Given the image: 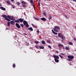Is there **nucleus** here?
<instances>
[{
  "mask_svg": "<svg viewBox=\"0 0 76 76\" xmlns=\"http://www.w3.org/2000/svg\"><path fill=\"white\" fill-rule=\"evenodd\" d=\"M58 29H60V27L58 26H56L54 27V28L53 29V30L55 32H58Z\"/></svg>",
  "mask_w": 76,
  "mask_h": 76,
  "instance_id": "1",
  "label": "nucleus"
},
{
  "mask_svg": "<svg viewBox=\"0 0 76 76\" xmlns=\"http://www.w3.org/2000/svg\"><path fill=\"white\" fill-rule=\"evenodd\" d=\"M58 36L59 37H60L61 38V39H65V37H63V36L61 35V34L60 33H58Z\"/></svg>",
  "mask_w": 76,
  "mask_h": 76,
  "instance_id": "2",
  "label": "nucleus"
},
{
  "mask_svg": "<svg viewBox=\"0 0 76 76\" xmlns=\"http://www.w3.org/2000/svg\"><path fill=\"white\" fill-rule=\"evenodd\" d=\"M68 58H69V60H72L74 58V56H68Z\"/></svg>",
  "mask_w": 76,
  "mask_h": 76,
  "instance_id": "3",
  "label": "nucleus"
},
{
  "mask_svg": "<svg viewBox=\"0 0 76 76\" xmlns=\"http://www.w3.org/2000/svg\"><path fill=\"white\" fill-rule=\"evenodd\" d=\"M53 57L55 59H58V58H59V57L58 56L56 55H53Z\"/></svg>",
  "mask_w": 76,
  "mask_h": 76,
  "instance_id": "4",
  "label": "nucleus"
},
{
  "mask_svg": "<svg viewBox=\"0 0 76 76\" xmlns=\"http://www.w3.org/2000/svg\"><path fill=\"white\" fill-rule=\"evenodd\" d=\"M58 46L59 48H61V47L64 48V46H63V45L62 44H58Z\"/></svg>",
  "mask_w": 76,
  "mask_h": 76,
  "instance_id": "5",
  "label": "nucleus"
},
{
  "mask_svg": "<svg viewBox=\"0 0 76 76\" xmlns=\"http://www.w3.org/2000/svg\"><path fill=\"white\" fill-rule=\"evenodd\" d=\"M23 23L24 25H26V24H28V22H27V21H26L25 20H24L23 21Z\"/></svg>",
  "mask_w": 76,
  "mask_h": 76,
  "instance_id": "6",
  "label": "nucleus"
},
{
  "mask_svg": "<svg viewBox=\"0 0 76 76\" xmlns=\"http://www.w3.org/2000/svg\"><path fill=\"white\" fill-rule=\"evenodd\" d=\"M19 20L20 22H23V20H24V19H23V18H20L19 19Z\"/></svg>",
  "mask_w": 76,
  "mask_h": 76,
  "instance_id": "7",
  "label": "nucleus"
},
{
  "mask_svg": "<svg viewBox=\"0 0 76 76\" xmlns=\"http://www.w3.org/2000/svg\"><path fill=\"white\" fill-rule=\"evenodd\" d=\"M2 17H3V18H5V19H6L7 18V15H2Z\"/></svg>",
  "mask_w": 76,
  "mask_h": 76,
  "instance_id": "8",
  "label": "nucleus"
},
{
  "mask_svg": "<svg viewBox=\"0 0 76 76\" xmlns=\"http://www.w3.org/2000/svg\"><path fill=\"white\" fill-rule=\"evenodd\" d=\"M0 9L2 10H6V8L3 7H0Z\"/></svg>",
  "mask_w": 76,
  "mask_h": 76,
  "instance_id": "9",
  "label": "nucleus"
},
{
  "mask_svg": "<svg viewBox=\"0 0 76 76\" xmlns=\"http://www.w3.org/2000/svg\"><path fill=\"white\" fill-rule=\"evenodd\" d=\"M15 26H17V27L18 28H20V26H19V23H16L15 24Z\"/></svg>",
  "mask_w": 76,
  "mask_h": 76,
  "instance_id": "10",
  "label": "nucleus"
},
{
  "mask_svg": "<svg viewBox=\"0 0 76 76\" xmlns=\"http://www.w3.org/2000/svg\"><path fill=\"white\" fill-rule=\"evenodd\" d=\"M40 19L42 20H43V21H45V20H46V18L44 17L41 18Z\"/></svg>",
  "mask_w": 76,
  "mask_h": 76,
  "instance_id": "11",
  "label": "nucleus"
},
{
  "mask_svg": "<svg viewBox=\"0 0 76 76\" xmlns=\"http://www.w3.org/2000/svg\"><path fill=\"white\" fill-rule=\"evenodd\" d=\"M10 23L12 25H15V22L13 21H10Z\"/></svg>",
  "mask_w": 76,
  "mask_h": 76,
  "instance_id": "12",
  "label": "nucleus"
},
{
  "mask_svg": "<svg viewBox=\"0 0 76 76\" xmlns=\"http://www.w3.org/2000/svg\"><path fill=\"white\" fill-rule=\"evenodd\" d=\"M52 31L53 33V34H55V35H57L58 34L57 33H56V32H55L54 31H53V30H52Z\"/></svg>",
  "mask_w": 76,
  "mask_h": 76,
  "instance_id": "13",
  "label": "nucleus"
},
{
  "mask_svg": "<svg viewBox=\"0 0 76 76\" xmlns=\"http://www.w3.org/2000/svg\"><path fill=\"white\" fill-rule=\"evenodd\" d=\"M40 49H44V46H39Z\"/></svg>",
  "mask_w": 76,
  "mask_h": 76,
  "instance_id": "14",
  "label": "nucleus"
},
{
  "mask_svg": "<svg viewBox=\"0 0 76 76\" xmlns=\"http://www.w3.org/2000/svg\"><path fill=\"white\" fill-rule=\"evenodd\" d=\"M28 30H30L31 31H33V28H32V27H29L28 28Z\"/></svg>",
  "mask_w": 76,
  "mask_h": 76,
  "instance_id": "15",
  "label": "nucleus"
},
{
  "mask_svg": "<svg viewBox=\"0 0 76 76\" xmlns=\"http://www.w3.org/2000/svg\"><path fill=\"white\" fill-rule=\"evenodd\" d=\"M14 22H17V23H19V20L18 19L17 20H15Z\"/></svg>",
  "mask_w": 76,
  "mask_h": 76,
  "instance_id": "16",
  "label": "nucleus"
},
{
  "mask_svg": "<svg viewBox=\"0 0 76 76\" xmlns=\"http://www.w3.org/2000/svg\"><path fill=\"white\" fill-rule=\"evenodd\" d=\"M58 59H54L55 61H56V63H58L59 61H58Z\"/></svg>",
  "mask_w": 76,
  "mask_h": 76,
  "instance_id": "17",
  "label": "nucleus"
},
{
  "mask_svg": "<svg viewBox=\"0 0 76 76\" xmlns=\"http://www.w3.org/2000/svg\"><path fill=\"white\" fill-rule=\"evenodd\" d=\"M10 19H11V20H15V18L14 17H11Z\"/></svg>",
  "mask_w": 76,
  "mask_h": 76,
  "instance_id": "18",
  "label": "nucleus"
},
{
  "mask_svg": "<svg viewBox=\"0 0 76 76\" xmlns=\"http://www.w3.org/2000/svg\"><path fill=\"white\" fill-rule=\"evenodd\" d=\"M31 25H32V26H33L34 27V28H37V26H36L32 24H31Z\"/></svg>",
  "mask_w": 76,
  "mask_h": 76,
  "instance_id": "19",
  "label": "nucleus"
},
{
  "mask_svg": "<svg viewBox=\"0 0 76 76\" xmlns=\"http://www.w3.org/2000/svg\"><path fill=\"white\" fill-rule=\"evenodd\" d=\"M42 44H45V42L44 40H42Z\"/></svg>",
  "mask_w": 76,
  "mask_h": 76,
  "instance_id": "20",
  "label": "nucleus"
},
{
  "mask_svg": "<svg viewBox=\"0 0 76 76\" xmlns=\"http://www.w3.org/2000/svg\"><path fill=\"white\" fill-rule=\"evenodd\" d=\"M5 20H7V21H8L9 22L10 21V20L8 18H5Z\"/></svg>",
  "mask_w": 76,
  "mask_h": 76,
  "instance_id": "21",
  "label": "nucleus"
},
{
  "mask_svg": "<svg viewBox=\"0 0 76 76\" xmlns=\"http://www.w3.org/2000/svg\"><path fill=\"white\" fill-rule=\"evenodd\" d=\"M10 22H7V26H10Z\"/></svg>",
  "mask_w": 76,
  "mask_h": 76,
  "instance_id": "22",
  "label": "nucleus"
},
{
  "mask_svg": "<svg viewBox=\"0 0 76 76\" xmlns=\"http://www.w3.org/2000/svg\"><path fill=\"white\" fill-rule=\"evenodd\" d=\"M21 3L22 4H26V2L24 1H22Z\"/></svg>",
  "mask_w": 76,
  "mask_h": 76,
  "instance_id": "23",
  "label": "nucleus"
},
{
  "mask_svg": "<svg viewBox=\"0 0 76 76\" xmlns=\"http://www.w3.org/2000/svg\"><path fill=\"white\" fill-rule=\"evenodd\" d=\"M16 4L18 5V6H19L20 5V3L19 2H17L16 3Z\"/></svg>",
  "mask_w": 76,
  "mask_h": 76,
  "instance_id": "24",
  "label": "nucleus"
},
{
  "mask_svg": "<svg viewBox=\"0 0 76 76\" xmlns=\"http://www.w3.org/2000/svg\"><path fill=\"white\" fill-rule=\"evenodd\" d=\"M43 14L44 15V16H47V14H46V13H45V12H43Z\"/></svg>",
  "mask_w": 76,
  "mask_h": 76,
  "instance_id": "25",
  "label": "nucleus"
},
{
  "mask_svg": "<svg viewBox=\"0 0 76 76\" xmlns=\"http://www.w3.org/2000/svg\"><path fill=\"white\" fill-rule=\"evenodd\" d=\"M65 49L66 50H69V47H66L65 48Z\"/></svg>",
  "mask_w": 76,
  "mask_h": 76,
  "instance_id": "26",
  "label": "nucleus"
},
{
  "mask_svg": "<svg viewBox=\"0 0 76 76\" xmlns=\"http://www.w3.org/2000/svg\"><path fill=\"white\" fill-rule=\"evenodd\" d=\"M7 18H8V19H11V17H10V16H9V15H8L7 16Z\"/></svg>",
  "mask_w": 76,
  "mask_h": 76,
  "instance_id": "27",
  "label": "nucleus"
},
{
  "mask_svg": "<svg viewBox=\"0 0 76 76\" xmlns=\"http://www.w3.org/2000/svg\"><path fill=\"white\" fill-rule=\"evenodd\" d=\"M26 28H28L29 27V24H26Z\"/></svg>",
  "mask_w": 76,
  "mask_h": 76,
  "instance_id": "28",
  "label": "nucleus"
},
{
  "mask_svg": "<svg viewBox=\"0 0 76 76\" xmlns=\"http://www.w3.org/2000/svg\"><path fill=\"white\" fill-rule=\"evenodd\" d=\"M12 67H13V68H15V67H16V65H15V64H13Z\"/></svg>",
  "mask_w": 76,
  "mask_h": 76,
  "instance_id": "29",
  "label": "nucleus"
},
{
  "mask_svg": "<svg viewBox=\"0 0 76 76\" xmlns=\"http://www.w3.org/2000/svg\"><path fill=\"white\" fill-rule=\"evenodd\" d=\"M46 41L47 42H48V43H50V40H47Z\"/></svg>",
  "mask_w": 76,
  "mask_h": 76,
  "instance_id": "30",
  "label": "nucleus"
},
{
  "mask_svg": "<svg viewBox=\"0 0 76 76\" xmlns=\"http://www.w3.org/2000/svg\"><path fill=\"white\" fill-rule=\"evenodd\" d=\"M35 44H39V42L38 41H36L35 42Z\"/></svg>",
  "mask_w": 76,
  "mask_h": 76,
  "instance_id": "31",
  "label": "nucleus"
},
{
  "mask_svg": "<svg viewBox=\"0 0 76 76\" xmlns=\"http://www.w3.org/2000/svg\"><path fill=\"white\" fill-rule=\"evenodd\" d=\"M7 3L8 4H10V1H7Z\"/></svg>",
  "mask_w": 76,
  "mask_h": 76,
  "instance_id": "32",
  "label": "nucleus"
},
{
  "mask_svg": "<svg viewBox=\"0 0 76 76\" xmlns=\"http://www.w3.org/2000/svg\"><path fill=\"white\" fill-rule=\"evenodd\" d=\"M69 45H73V43L72 42H69Z\"/></svg>",
  "mask_w": 76,
  "mask_h": 76,
  "instance_id": "33",
  "label": "nucleus"
},
{
  "mask_svg": "<svg viewBox=\"0 0 76 76\" xmlns=\"http://www.w3.org/2000/svg\"><path fill=\"white\" fill-rule=\"evenodd\" d=\"M52 18V17H51V16H50L49 17L48 19H49L50 20V19H51Z\"/></svg>",
  "mask_w": 76,
  "mask_h": 76,
  "instance_id": "34",
  "label": "nucleus"
},
{
  "mask_svg": "<svg viewBox=\"0 0 76 76\" xmlns=\"http://www.w3.org/2000/svg\"><path fill=\"white\" fill-rule=\"evenodd\" d=\"M30 3H31V4H32L33 3V0H31L30 1Z\"/></svg>",
  "mask_w": 76,
  "mask_h": 76,
  "instance_id": "35",
  "label": "nucleus"
},
{
  "mask_svg": "<svg viewBox=\"0 0 76 76\" xmlns=\"http://www.w3.org/2000/svg\"><path fill=\"white\" fill-rule=\"evenodd\" d=\"M21 26V27H22V28H23V26H24V25H23V24H21L20 25Z\"/></svg>",
  "mask_w": 76,
  "mask_h": 76,
  "instance_id": "36",
  "label": "nucleus"
},
{
  "mask_svg": "<svg viewBox=\"0 0 76 76\" xmlns=\"http://www.w3.org/2000/svg\"><path fill=\"white\" fill-rule=\"evenodd\" d=\"M35 19H36V20H39V19L38 18H35Z\"/></svg>",
  "mask_w": 76,
  "mask_h": 76,
  "instance_id": "37",
  "label": "nucleus"
},
{
  "mask_svg": "<svg viewBox=\"0 0 76 76\" xmlns=\"http://www.w3.org/2000/svg\"><path fill=\"white\" fill-rule=\"evenodd\" d=\"M48 47L50 49H51V47L50 45H48Z\"/></svg>",
  "mask_w": 76,
  "mask_h": 76,
  "instance_id": "38",
  "label": "nucleus"
},
{
  "mask_svg": "<svg viewBox=\"0 0 76 76\" xmlns=\"http://www.w3.org/2000/svg\"><path fill=\"white\" fill-rule=\"evenodd\" d=\"M61 54L62 55V56H65V54L64 53H61Z\"/></svg>",
  "mask_w": 76,
  "mask_h": 76,
  "instance_id": "39",
  "label": "nucleus"
},
{
  "mask_svg": "<svg viewBox=\"0 0 76 76\" xmlns=\"http://www.w3.org/2000/svg\"><path fill=\"white\" fill-rule=\"evenodd\" d=\"M59 56L60 57H61V58H63L62 57V56H60V55H59Z\"/></svg>",
  "mask_w": 76,
  "mask_h": 76,
  "instance_id": "40",
  "label": "nucleus"
},
{
  "mask_svg": "<svg viewBox=\"0 0 76 76\" xmlns=\"http://www.w3.org/2000/svg\"><path fill=\"white\" fill-rule=\"evenodd\" d=\"M38 4H39V6H41L40 5V2H39V3H38Z\"/></svg>",
  "mask_w": 76,
  "mask_h": 76,
  "instance_id": "41",
  "label": "nucleus"
},
{
  "mask_svg": "<svg viewBox=\"0 0 76 76\" xmlns=\"http://www.w3.org/2000/svg\"><path fill=\"white\" fill-rule=\"evenodd\" d=\"M36 48L38 49V45H36Z\"/></svg>",
  "mask_w": 76,
  "mask_h": 76,
  "instance_id": "42",
  "label": "nucleus"
},
{
  "mask_svg": "<svg viewBox=\"0 0 76 76\" xmlns=\"http://www.w3.org/2000/svg\"><path fill=\"white\" fill-rule=\"evenodd\" d=\"M37 32L38 33V34H39V30H38L37 31Z\"/></svg>",
  "mask_w": 76,
  "mask_h": 76,
  "instance_id": "43",
  "label": "nucleus"
},
{
  "mask_svg": "<svg viewBox=\"0 0 76 76\" xmlns=\"http://www.w3.org/2000/svg\"><path fill=\"white\" fill-rule=\"evenodd\" d=\"M23 7H25V5H23V4H22Z\"/></svg>",
  "mask_w": 76,
  "mask_h": 76,
  "instance_id": "44",
  "label": "nucleus"
},
{
  "mask_svg": "<svg viewBox=\"0 0 76 76\" xmlns=\"http://www.w3.org/2000/svg\"><path fill=\"white\" fill-rule=\"evenodd\" d=\"M33 7H34V9H35V5H33Z\"/></svg>",
  "mask_w": 76,
  "mask_h": 76,
  "instance_id": "45",
  "label": "nucleus"
},
{
  "mask_svg": "<svg viewBox=\"0 0 76 76\" xmlns=\"http://www.w3.org/2000/svg\"><path fill=\"white\" fill-rule=\"evenodd\" d=\"M74 40H75V41H76V38H74Z\"/></svg>",
  "mask_w": 76,
  "mask_h": 76,
  "instance_id": "46",
  "label": "nucleus"
},
{
  "mask_svg": "<svg viewBox=\"0 0 76 76\" xmlns=\"http://www.w3.org/2000/svg\"><path fill=\"white\" fill-rule=\"evenodd\" d=\"M73 1H75L76 2V0H72Z\"/></svg>",
  "mask_w": 76,
  "mask_h": 76,
  "instance_id": "47",
  "label": "nucleus"
},
{
  "mask_svg": "<svg viewBox=\"0 0 76 76\" xmlns=\"http://www.w3.org/2000/svg\"><path fill=\"white\" fill-rule=\"evenodd\" d=\"M64 16H65V18H67V16L66 15H65Z\"/></svg>",
  "mask_w": 76,
  "mask_h": 76,
  "instance_id": "48",
  "label": "nucleus"
},
{
  "mask_svg": "<svg viewBox=\"0 0 76 76\" xmlns=\"http://www.w3.org/2000/svg\"><path fill=\"white\" fill-rule=\"evenodd\" d=\"M15 0H11V1H13Z\"/></svg>",
  "mask_w": 76,
  "mask_h": 76,
  "instance_id": "49",
  "label": "nucleus"
},
{
  "mask_svg": "<svg viewBox=\"0 0 76 76\" xmlns=\"http://www.w3.org/2000/svg\"><path fill=\"white\" fill-rule=\"evenodd\" d=\"M1 6V4L0 3V7Z\"/></svg>",
  "mask_w": 76,
  "mask_h": 76,
  "instance_id": "50",
  "label": "nucleus"
},
{
  "mask_svg": "<svg viewBox=\"0 0 76 76\" xmlns=\"http://www.w3.org/2000/svg\"><path fill=\"white\" fill-rule=\"evenodd\" d=\"M39 1H41V0H39Z\"/></svg>",
  "mask_w": 76,
  "mask_h": 76,
  "instance_id": "51",
  "label": "nucleus"
},
{
  "mask_svg": "<svg viewBox=\"0 0 76 76\" xmlns=\"http://www.w3.org/2000/svg\"><path fill=\"white\" fill-rule=\"evenodd\" d=\"M33 6L34 5V3H33Z\"/></svg>",
  "mask_w": 76,
  "mask_h": 76,
  "instance_id": "52",
  "label": "nucleus"
},
{
  "mask_svg": "<svg viewBox=\"0 0 76 76\" xmlns=\"http://www.w3.org/2000/svg\"><path fill=\"white\" fill-rule=\"evenodd\" d=\"M57 54H58V52H57Z\"/></svg>",
  "mask_w": 76,
  "mask_h": 76,
  "instance_id": "53",
  "label": "nucleus"
},
{
  "mask_svg": "<svg viewBox=\"0 0 76 76\" xmlns=\"http://www.w3.org/2000/svg\"><path fill=\"white\" fill-rule=\"evenodd\" d=\"M25 35H26V34H25Z\"/></svg>",
  "mask_w": 76,
  "mask_h": 76,
  "instance_id": "54",
  "label": "nucleus"
},
{
  "mask_svg": "<svg viewBox=\"0 0 76 76\" xmlns=\"http://www.w3.org/2000/svg\"><path fill=\"white\" fill-rule=\"evenodd\" d=\"M76 50H75V51H76Z\"/></svg>",
  "mask_w": 76,
  "mask_h": 76,
  "instance_id": "55",
  "label": "nucleus"
},
{
  "mask_svg": "<svg viewBox=\"0 0 76 76\" xmlns=\"http://www.w3.org/2000/svg\"><path fill=\"white\" fill-rule=\"evenodd\" d=\"M47 0V1H48V0Z\"/></svg>",
  "mask_w": 76,
  "mask_h": 76,
  "instance_id": "56",
  "label": "nucleus"
}]
</instances>
